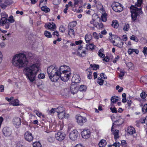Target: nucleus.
Instances as JSON below:
<instances>
[{"label":"nucleus","instance_id":"4468645a","mask_svg":"<svg viewBox=\"0 0 147 147\" xmlns=\"http://www.w3.org/2000/svg\"><path fill=\"white\" fill-rule=\"evenodd\" d=\"M3 132L4 136L7 137L10 136L11 134L10 129L7 127H5L3 128Z\"/></svg>","mask_w":147,"mask_h":147},{"label":"nucleus","instance_id":"6e6d98bb","mask_svg":"<svg viewBox=\"0 0 147 147\" xmlns=\"http://www.w3.org/2000/svg\"><path fill=\"white\" fill-rule=\"evenodd\" d=\"M120 143L117 142H115L113 144V146L115 147H119L120 146Z\"/></svg>","mask_w":147,"mask_h":147},{"label":"nucleus","instance_id":"473e14b6","mask_svg":"<svg viewBox=\"0 0 147 147\" xmlns=\"http://www.w3.org/2000/svg\"><path fill=\"white\" fill-rule=\"evenodd\" d=\"M118 96H112L111 98V103H115L116 102L118 101ZM111 104L112 103H111Z\"/></svg>","mask_w":147,"mask_h":147},{"label":"nucleus","instance_id":"393cba45","mask_svg":"<svg viewBox=\"0 0 147 147\" xmlns=\"http://www.w3.org/2000/svg\"><path fill=\"white\" fill-rule=\"evenodd\" d=\"M118 36L116 35H113L110 38V42L113 43V44H115V39L118 38L119 39Z\"/></svg>","mask_w":147,"mask_h":147},{"label":"nucleus","instance_id":"13d9d810","mask_svg":"<svg viewBox=\"0 0 147 147\" xmlns=\"http://www.w3.org/2000/svg\"><path fill=\"white\" fill-rule=\"evenodd\" d=\"M120 73L119 75V77H122L124 75V70L122 69L120 70Z\"/></svg>","mask_w":147,"mask_h":147},{"label":"nucleus","instance_id":"f03ea898","mask_svg":"<svg viewBox=\"0 0 147 147\" xmlns=\"http://www.w3.org/2000/svg\"><path fill=\"white\" fill-rule=\"evenodd\" d=\"M28 62L25 55L23 53L16 55L13 56L12 60V65L18 68L25 67Z\"/></svg>","mask_w":147,"mask_h":147},{"label":"nucleus","instance_id":"f8f14e48","mask_svg":"<svg viewBox=\"0 0 147 147\" xmlns=\"http://www.w3.org/2000/svg\"><path fill=\"white\" fill-rule=\"evenodd\" d=\"M45 27L46 28H47L53 30H55L56 28V25L53 22H52L51 24L50 23H46L45 24Z\"/></svg>","mask_w":147,"mask_h":147},{"label":"nucleus","instance_id":"a18cd8bd","mask_svg":"<svg viewBox=\"0 0 147 147\" xmlns=\"http://www.w3.org/2000/svg\"><path fill=\"white\" fill-rule=\"evenodd\" d=\"M131 97V96H130L129 99L127 98V103L128 105V106L129 108L130 107L132 103V102L130 99Z\"/></svg>","mask_w":147,"mask_h":147},{"label":"nucleus","instance_id":"5701e85b","mask_svg":"<svg viewBox=\"0 0 147 147\" xmlns=\"http://www.w3.org/2000/svg\"><path fill=\"white\" fill-rule=\"evenodd\" d=\"M94 45L93 44L86 45V49L87 50H92L94 49Z\"/></svg>","mask_w":147,"mask_h":147},{"label":"nucleus","instance_id":"dca6fc26","mask_svg":"<svg viewBox=\"0 0 147 147\" xmlns=\"http://www.w3.org/2000/svg\"><path fill=\"white\" fill-rule=\"evenodd\" d=\"M13 122L14 125H16V127H18L21 124V121L20 118L18 117L15 118L13 119Z\"/></svg>","mask_w":147,"mask_h":147},{"label":"nucleus","instance_id":"7ed1b4c3","mask_svg":"<svg viewBox=\"0 0 147 147\" xmlns=\"http://www.w3.org/2000/svg\"><path fill=\"white\" fill-rule=\"evenodd\" d=\"M72 82L70 87L71 91L73 94L76 93L78 92L79 85L78 83L80 81V78L78 75H76L72 78Z\"/></svg>","mask_w":147,"mask_h":147},{"label":"nucleus","instance_id":"e2e57ef3","mask_svg":"<svg viewBox=\"0 0 147 147\" xmlns=\"http://www.w3.org/2000/svg\"><path fill=\"white\" fill-rule=\"evenodd\" d=\"M121 144L123 147H125L127 145L126 142L125 140H122L121 141Z\"/></svg>","mask_w":147,"mask_h":147},{"label":"nucleus","instance_id":"4be33fe9","mask_svg":"<svg viewBox=\"0 0 147 147\" xmlns=\"http://www.w3.org/2000/svg\"><path fill=\"white\" fill-rule=\"evenodd\" d=\"M107 144L106 141L104 139L101 140L98 144L100 147H105Z\"/></svg>","mask_w":147,"mask_h":147},{"label":"nucleus","instance_id":"423d86ee","mask_svg":"<svg viewBox=\"0 0 147 147\" xmlns=\"http://www.w3.org/2000/svg\"><path fill=\"white\" fill-rule=\"evenodd\" d=\"M57 69L58 68L57 66L55 64L51 65L48 68L47 72L49 78L53 77L55 74L59 71Z\"/></svg>","mask_w":147,"mask_h":147},{"label":"nucleus","instance_id":"79ce46f5","mask_svg":"<svg viewBox=\"0 0 147 147\" xmlns=\"http://www.w3.org/2000/svg\"><path fill=\"white\" fill-rule=\"evenodd\" d=\"M130 39L137 42H138L139 40L134 35L131 36L130 38Z\"/></svg>","mask_w":147,"mask_h":147},{"label":"nucleus","instance_id":"49530a36","mask_svg":"<svg viewBox=\"0 0 147 147\" xmlns=\"http://www.w3.org/2000/svg\"><path fill=\"white\" fill-rule=\"evenodd\" d=\"M98 79L99 80L97 82L100 85H103L104 82V80L101 78H98Z\"/></svg>","mask_w":147,"mask_h":147},{"label":"nucleus","instance_id":"a211bd4d","mask_svg":"<svg viewBox=\"0 0 147 147\" xmlns=\"http://www.w3.org/2000/svg\"><path fill=\"white\" fill-rule=\"evenodd\" d=\"M127 132L130 135H132L136 133V130L134 127L130 126L127 128Z\"/></svg>","mask_w":147,"mask_h":147},{"label":"nucleus","instance_id":"4d7b16f0","mask_svg":"<svg viewBox=\"0 0 147 147\" xmlns=\"http://www.w3.org/2000/svg\"><path fill=\"white\" fill-rule=\"evenodd\" d=\"M38 77L39 79H42L45 77V75L43 74H39L38 75Z\"/></svg>","mask_w":147,"mask_h":147},{"label":"nucleus","instance_id":"680f3d73","mask_svg":"<svg viewBox=\"0 0 147 147\" xmlns=\"http://www.w3.org/2000/svg\"><path fill=\"white\" fill-rule=\"evenodd\" d=\"M110 109L113 113H116L117 112V109L115 107H114L113 108L111 107L110 108Z\"/></svg>","mask_w":147,"mask_h":147},{"label":"nucleus","instance_id":"e433bc0d","mask_svg":"<svg viewBox=\"0 0 147 147\" xmlns=\"http://www.w3.org/2000/svg\"><path fill=\"white\" fill-rule=\"evenodd\" d=\"M44 34L45 36L47 38H50L52 37V35L50 32L47 31H45L44 32Z\"/></svg>","mask_w":147,"mask_h":147},{"label":"nucleus","instance_id":"f704fd0d","mask_svg":"<svg viewBox=\"0 0 147 147\" xmlns=\"http://www.w3.org/2000/svg\"><path fill=\"white\" fill-rule=\"evenodd\" d=\"M68 34L69 35H74V30L73 29V28H71L70 27H68Z\"/></svg>","mask_w":147,"mask_h":147},{"label":"nucleus","instance_id":"9b49d317","mask_svg":"<svg viewBox=\"0 0 147 147\" xmlns=\"http://www.w3.org/2000/svg\"><path fill=\"white\" fill-rule=\"evenodd\" d=\"M24 137L25 139L29 142L32 141L33 139L32 134L28 131H27L25 133Z\"/></svg>","mask_w":147,"mask_h":147},{"label":"nucleus","instance_id":"bb28decb","mask_svg":"<svg viewBox=\"0 0 147 147\" xmlns=\"http://www.w3.org/2000/svg\"><path fill=\"white\" fill-rule=\"evenodd\" d=\"M123 10V8L121 7V5L120 4L117 7H114V11L115 12H120Z\"/></svg>","mask_w":147,"mask_h":147},{"label":"nucleus","instance_id":"f257e3e1","mask_svg":"<svg viewBox=\"0 0 147 147\" xmlns=\"http://www.w3.org/2000/svg\"><path fill=\"white\" fill-rule=\"evenodd\" d=\"M40 66L39 63H36L24 69L26 76L31 82H33L35 80L36 76L39 71Z\"/></svg>","mask_w":147,"mask_h":147},{"label":"nucleus","instance_id":"69168bd1","mask_svg":"<svg viewBox=\"0 0 147 147\" xmlns=\"http://www.w3.org/2000/svg\"><path fill=\"white\" fill-rule=\"evenodd\" d=\"M74 3V7H75L76 6V5H77L78 3L79 2V0H73Z\"/></svg>","mask_w":147,"mask_h":147},{"label":"nucleus","instance_id":"774afa93","mask_svg":"<svg viewBox=\"0 0 147 147\" xmlns=\"http://www.w3.org/2000/svg\"><path fill=\"white\" fill-rule=\"evenodd\" d=\"M103 60L106 62H108L109 60V57L108 56H106L103 59Z\"/></svg>","mask_w":147,"mask_h":147},{"label":"nucleus","instance_id":"39448f33","mask_svg":"<svg viewBox=\"0 0 147 147\" xmlns=\"http://www.w3.org/2000/svg\"><path fill=\"white\" fill-rule=\"evenodd\" d=\"M62 72L58 71L55 74L54 76L49 78L52 82H54L57 81L59 78L64 82L67 81L69 79V75L67 74L66 76H65L62 75Z\"/></svg>","mask_w":147,"mask_h":147},{"label":"nucleus","instance_id":"052dcab7","mask_svg":"<svg viewBox=\"0 0 147 147\" xmlns=\"http://www.w3.org/2000/svg\"><path fill=\"white\" fill-rule=\"evenodd\" d=\"M97 25H98L97 28L99 29L102 28L103 27V24L102 23H97Z\"/></svg>","mask_w":147,"mask_h":147},{"label":"nucleus","instance_id":"58836bf2","mask_svg":"<svg viewBox=\"0 0 147 147\" xmlns=\"http://www.w3.org/2000/svg\"><path fill=\"white\" fill-rule=\"evenodd\" d=\"M86 89V86L82 85L80 86L79 88V90L80 91H83L85 90Z\"/></svg>","mask_w":147,"mask_h":147},{"label":"nucleus","instance_id":"f3484780","mask_svg":"<svg viewBox=\"0 0 147 147\" xmlns=\"http://www.w3.org/2000/svg\"><path fill=\"white\" fill-rule=\"evenodd\" d=\"M113 125L112 127L111 131L113 132V134L114 136L115 139V140H117V138H118L119 137V131L117 129L113 131Z\"/></svg>","mask_w":147,"mask_h":147},{"label":"nucleus","instance_id":"338daca9","mask_svg":"<svg viewBox=\"0 0 147 147\" xmlns=\"http://www.w3.org/2000/svg\"><path fill=\"white\" fill-rule=\"evenodd\" d=\"M113 45L114 46H117L120 48H122L123 47V46H122V44H121L119 43H117V44H114Z\"/></svg>","mask_w":147,"mask_h":147},{"label":"nucleus","instance_id":"2eb2a0df","mask_svg":"<svg viewBox=\"0 0 147 147\" xmlns=\"http://www.w3.org/2000/svg\"><path fill=\"white\" fill-rule=\"evenodd\" d=\"M70 71L69 67L65 65L64 70L63 71H62V75L66 76L67 74H68L69 75V77L71 75V73L69 72Z\"/></svg>","mask_w":147,"mask_h":147},{"label":"nucleus","instance_id":"c03bdc74","mask_svg":"<svg viewBox=\"0 0 147 147\" xmlns=\"http://www.w3.org/2000/svg\"><path fill=\"white\" fill-rule=\"evenodd\" d=\"M120 4L118 3H113L111 5V7L113 10H114V7H117Z\"/></svg>","mask_w":147,"mask_h":147},{"label":"nucleus","instance_id":"c9c22d12","mask_svg":"<svg viewBox=\"0 0 147 147\" xmlns=\"http://www.w3.org/2000/svg\"><path fill=\"white\" fill-rule=\"evenodd\" d=\"M130 28L129 24L127 23L125 24L124 26L123 27V30L124 31H128L129 30V29Z\"/></svg>","mask_w":147,"mask_h":147},{"label":"nucleus","instance_id":"de8ad7c7","mask_svg":"<svg viewBox=\"0 0 147 147\" xmlns=\"http://www.w3.org/2000/svg\"><path fill=\"white\" fill-rule=\"evenodd\" d=\"M99 18V17L98 15L96 13L93 14L92 16V20L95 21V20Z\"/></svg>","mask_w":147,"mask_h":147},{"label":"nucleus","instance_id":"c756f323","mask_svg":"<svg viewBox=\"0 0 147 147\" xmlns=\"http://www.w3.org/2000/svg\"><path fill=\"white\" fill-rule=\"evenodd\" d=\"M41 9L42 11L45 13L48 12L50 11V9L46 6H42L41 8Z\"/></svg>","mask_w":147,"mask_h":147},{"label":"nucleus","instance_id":"864d4df0","mask_svg":"<svg viewBox=\"0 0 147 147\" xmlns=\"http://www.w3.org/2000/svg\"><path fill=\"white\" fill-rule=\"evenodd\" d=\"M147 96V94L144 92H142L140 94V96L142 99H145Z\"/></svg>","mask_w":147,"mask_h":147},{"label":"nucleus","instance_id":"72a5a7b5","mask_svg":"<svg viewBox=\"0 0 147 147\" xmlns=\"http://www.w3.org/2000/svg\"><path fill=\"white\" fill-rule=\"evenodd\" d=\"M92 38L90 35H86L85 39L86 42L87 43L89 44V42L91 40Z\"/></svg>","mask_w":147,"mask_h":147},{"label":"nucleus","instance_id":"a878e982","mask_svg":"<svg viewBox=\"0 0 147 147\" xmlns=\"http://www.w3.org/2000/svg\"><path fill=\"white\" fill-rule=\"evenodd\" d=\"M9 104L13 106H18L19 105V101L17 99H15L10 102Z\"/></svg>","mask_w":147,"mask_h":147},{"label":"nucleus","instance_id":"9d476101","mask_svg":"<svg viewBox=\"0 0 147 147\" xmlns=\"http://www.w3.org/2000/svg\"><path fill=\"white\" fill-rule=\"evenodd\" d=\"M81 134L83 138L87 139L90 136V132L88 129H84L81 132Z\"/></svg>","mask_w":147,"mask_h":147},{"label":"nucleus","instance_id":"4c0bfd02","mask_svg":"<svg viewBox=\"0 0 147 147\" xmlns=\"http://www.w3.org/2000/svg\"><path fill=\"white\" fill-rule=\"evenodd\" d=\"M33 147H42V145L39 142H34L33 144Z\"/></svg>","mask_w":147,"mask_h":147},{"label":"nucleus","instance_id":"1a4fd4ad","mask_svg":"<svg viewBox=\"0 0 147 147\" xmlns=\"http://www.w3.org/2000/svg\"><path fill=\"white\" fill-rule=\"evenodd\" d=\"M78 136V132L76 130H74L69 134V138L72 140H76Z\"/></svg>","mask_w":147,"mask_h":147},{"label":"nucleus","instance_id":"aec40b11","mask_svg":"<svg viewBox=\"0 0 147 147\" xmlns=\"http://www.w3.org/2000/svg\"><path fill=\"white\" fill-rule=\"evenodd\" d=\"M124 120L123 119H120L118 120L115 121L114 123H113V125L115 124L117 126L121 125L124 122Z\"/></svg>","mask_w":147,"mask_h":147},{"label":"nucleus","instance_id":"a19ab883","mask_svg":"<svg viewBox=\"0 0 147 147\" xmlns=\"http://www.w3.org/2000/svg\"><path fill=\"white\" fill-rule=\"evenodd\" d=\"M67 89H64L62 90L61 91V93L62 95L65 96L67 95Z\"/></svg>","mask_w":147,"mask_h":147},{"label":"nucleus","instance_id":"c85d7f7f","mask_svg":"<svg viewBox=\"0 0 147 147\" xmlns=\"http://www.w3.org/2000/svg\"><path fill=\"white\" fill-rule=\"evenodd\" d=\"M99 65L96 64H91L90 65V68H92V69L94 70H96L97 69H99Z\"/></svg>","mask_w":147,"mask_h":147},{"label":"nucleus","instance_id":"20e7f679","mask_svg":"<svg viewBox=\"0 0 147 147\" xmlns=\"http://www.w3.org/2000/svg\"><path fill=\"white\" fill-rule=\"evenodd\" d=\"M130 9L132 21L134 22L137 19L138 16L142 13L141 8H138L132 5L130 7Z\"/></svg>","mask_w":147,"mask_h":147},{"label":"nucleus","instance_id":"2f4dec72","mask_svg":"<svg viewBox=\"0 0 147 147\" xmlns=\"http://www.w3.org/2000/svg\"><path fill=\"white\" fill-rule=\"evenodd\" d=\"M65 111L64 108L63 107L59 106L56 109V112L58 113Z\"/></svg>","mask_w":147,"mask_h":147},{"label":"nucleus","instance_id":"bf43d9fd","mask_svg":"<svg viewBox=\"0 0 147 147\" xmlns=\"http://www.w3.org/2000/svg\"><path fill=\"white\" fill-rule=\"evenodd\" d=\"M142 52L145 56H146L147 55V47H144Z\"/></svg>","mask_w":147,"mask_h":147},{"label":"nucleus","instance_id":"3c124183","mask_svg":"<svg viewBox=\"0 0 147 147\" xmlns=\"http://www.w3.org/2000/svg\"><path fill=\"white\" fill-rule=\"evenodd\" d=\"M55 111L56 112V109L52 108L49 111V114H51L52 113H54Z\"/></svg>","mask_w":147,"mask_h":147},{"label":"nucleus","instance_id":"6e6552de","mask_svg":"<svg viewBox=\"0 0 147 147\" xmlns=\"http://www.w3.org/2000/svg\"><path fill=\"white\" fill-rule=\"evenodd\" d=\"M65 136L63 132L59 131L55 134V137L57 140L61 141L64 139Z\"/></svg>","mask_w":147,"mask_h":147},{"label":"nucleus","instance_id":"5fc2aeb1","mask_svg":"<svg viewBox=\"0 0 147 147\" xmlns=\"http://www.w3.org/2000/svg\"><path fill=\"white\" fill-rule=\"evenodd\" d=\"M59 30L60 32L63 33L65 31V28L63 25H61L59 28Z\"/></svg>","mask_w":147,"mask_h":147},{"label":"nucleus","instance_id":"37998d69","mask_svg":"<svg viewBox=\"0 0 147 147\" xmlns=\"http://www.w3.org/2000/svg\"><path fill=\"white\" fill-rule=\"evenodd\" d=\"M15 20L13 19V16H11L9 18V19H7V22H9V23H13L14 22Z\"/></svg>","mask_w":147,"mask_h":147},{"label":"nucleus","instance_id":"ddd939ff","mask_svg":"<svg viewBox=\"0 0 147 147\" xmlns=\"http://www.w3.org/2000/svg\"><path fill=\"white\" fill-rule=\"evenodd\" d=\"M1 19L0 20V22L3 24L4 23H5V21H7V18L8 17V15L5 12H3L1 13Z\"/></svg>","mask_w":147,"mask_h":147},{"label":"nucleus","instance_id":"cd10ccee","mask_svg":"<svg viewBox=\"0 0 147 147\" xmlns=\"http://www.w3.org/2000/svg\"><path fill=\"white\" fill-rule=\"evenodd\" d=\"M111 25L115 28H117L119 25L118 21L117 20L113 21Z\"/></svg>","mask_w":147,"mask_h":147},{"label":"nucleus","instance_id":"0eeeda50","mask_svg":"<svg viewBox=\"0 0 147 147\" xmlns=\"http://www.w3.org/2000/svg\"><path fill=\"white\" fill-rule=\"evenodd\" d=\"M76 118L78 123L81 125H82L87 121V119L85 117L80 115H76Z\"/></svg>","mask_w":147,"mask_h":147},{"label":"nucleus","instance_id":"b1692460","mask_svg":"<svg viewBox=\"0 0 147 147\" xmlns=\"http://www.w3.org/2000/svg\"><path fill=\"white\" fill-rule=\"evenodd\" d=\"M2 23L0 22V25L5 27V28L7 29L9 28L10 23L7 22V21H5V23L4 22L3 24H2Z\"/></svg>","mask_w":147,"mask_h":147},{"label":"nucleus","instance_id":"8fccbe9b","mask_svg":"<svg viewBox=\"0 0 147 147\" xmlns=\"http://www.w3.org/2000/svg\"><path fill=\"white\" fill-rule=\"evenodd\" d=\"M5 3L8 5H9L13 3L12 0H6Z\"/></svg>","mask_w":147,"mask_h":147},{"label":"nucleus","instance_id":"09e8293b","mask_svg":"<svg viewBox=\"0 0 147 147\" xmlns=\"http://www.w3.org/2000/svg\"><path fill=\"white\" fill-rule=\"evenodd\" d=\"M55 140V138L54 137L49 136L48 138V140L50 142H53Z\"/></svg>","mask_w":147,"mask_h":147},{"label":"nucleus","instance_id":"6ab92c4d","mask_svg":"<svg viewBox=\"0 0 147 147\" xmlns=\"http://www.w3.org/2000/svg\"><path fill=\"white\" fill-rule=\"evenodd\" d=\"M67 116L65 115V112H63L58 113V116L60 119H62L64 118H67L69 116L68 114H67Z\"/></svg>","mask_w":147,"mask_h":147},{"label":"nucleus","instance_id":"ea45409f","mask_svg":"<svg viewBox=\"0 0 147 147\" xmlns=\"http://www.w3.org/2000/svg\"><path fill=\"white\" fill-rule=\"evenodd\" d=\"M77 22L76 21L73 22L69 24L68 27L73 28L76 25Z\"/></svg>","mask_w":147,"mask_h":147},{"label":"nucleus","instance_id":"7c9ffc66","mask_svg":"<svg viewBox=\"0 0 147 147\" xmlns=\"http://www.w3.org/2000/svg\"><path fill=\"white\" fill-rule=\"evenodd\" d=\"M107 15L106 13L102 14L101 16V20L103 22H106L107 21Z\"/></svg>","mask_w":147,"mask_h":147},{"label":"nucleus","instance_id":"0e129e2a","mask_svg":"<svg viewBox=\"0 0 147 147\" xmlns=\"http://www.w3.org/2000/svg\"><path fill=\"white\" fill-rule=\"evenodd\" d=\"M100 76L101 77V78H103L105 79H107V76L104 74V73H102L100 74Z\"/></svg>","mask_w":147,"mask_h":147},{"label":"nucleus","instance_id":"412c9836","mask_svg":"<svg viewBox=\"0 0 147 147\" xmlns=\"http://www.w3.org/2000/svg\"><path fill=\"white\" fill-rule=\"evenodd\" d=\"M25 55L27 59V58L30 60L34 59L35 56L34 54L30 52L26 53V55Z\"/></svg>","mask_w":147,"mask_h":147},{"label":"nucleus","instance_id":"603ef678","mask_svg":"<svg viewBox=\"0 0 147 147\" xmlns=\"http://www.w3.org/2000/svg\"><path fill=\"white\" fill-rule=\"evenodd\" d=\"M141 80L144 82L146 84H147V76L142 77Z\"/></svg>","mask_w":147,"mask_h":147}]
</instances>
